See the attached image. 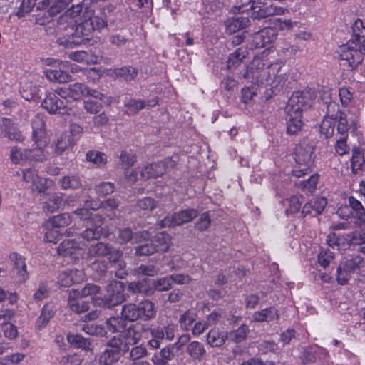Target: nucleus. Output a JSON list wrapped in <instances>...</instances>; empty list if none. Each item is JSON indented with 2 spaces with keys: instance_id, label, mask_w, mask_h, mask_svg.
<instances>
[{
  "instance_id": "obj_16",
  "label": "nucleus",
  "mask_w": 365,
  "mask_h": 365,
  "mask_svg": "<svg viewBox=\"0 0 365 365\" xmlns=\"http://www.w3.org/2000/svg\"><path fill=\"white\" fill-rule=\"evenodd\" d=\"M150 237L147 231H142L133 234L130 228L120 229L117 237L118 241L121 243H127L129 241H133L135 243H141V240H146Z\"/></svg>"
},
{
  "instance_id": "obj_4",
  "label": "nucleus",
  "mask_w": 365,
  "mask_h": 365,
  "mask_svg": "<svg viewBox=\"0 0 365 365\" xmlns=\"http://www.w3.org/2000/svg\"><path fill=\"white\" fill-rule=\"evenodd\" d=\"M314 146L306 140L302 141L295 148L294 159L297 166L293 170V175L299 178L307 174L314 163Z\"/></svg>"
},
{
  "instance_id": "obj_22",
  "label": "nucleus",
  "mask_w": 365,
  "mask_h": 365,
  "mask_svg": "<svg viewBox=\"0 0 365 365\" xmlns=\"http://www.w3.org/2000/svg\"><path fill=\"white\" fill-rule=\"evenodd\" d=\"M228 339L227 332L221 331L218 329H212L206 335V341L211 347H221Z\"/></svg>"
},
{
  "instance_id": "obj_62",
  "label": "nucleus",
  "mask_w": 365,
  "mask_h": 365,
  "mask_svg": "<svg viewBox=\"0 0 365 365\" xmlns=\"http://www.w3.org/2000/svg\"><path fill=\"white\" fill-rule=\"evenodd\" d=\"M159 269L153 264H141L135 269V274L138 275H145L153 277L158 274Z\"/></svg>"
},
{
  "instance_id": "obj_2",
  "label": "nucleus",
  "mask_w": 365,
  "mask_h": 365,
  "mask_svg": "<svg viewBox=\"0 0 365 365\" xmlns=\"http://www.w3.org/2000/svg\"><path fill=\"white\" fill-rule=\"evenodd\" d=\"M83 11V6L80 4L73 5L60 17V21H67L69 25L77 24L76 31L77 34L88 36L94 30H101L107 26L106 21L101 17L96 16L92 10H86L78 22L77 18Z\"/></svg>"
},
{
  "instance_id": "obj_25",
  "label": "nucleus",
  "mask_w": 365,
  "mask_h": 365,
  "mask_svg": "<svg viewBox=\"0 0 365 365\" xmlns=\"http://www.w3.org/2000/svg\"><path fill=\"white\" fill-rule=\"evenodd\" d=\"M82 298L80 296H77V294H74L73 290L69 292L68 306L71 311L79 314L88 309V302L83 300Z\"/></svg>"
},
{
  "instance_id": "obj_30",
  "label": "nucleus",
  "mask_w": 365,
  "mask_h": 365,
  "mask_svg": "<svg viewBox=\"0 0 365 365\" xmlns=\"http://www.w3.org/2000/svg\"><path fill=\"white\" fill-rule=\"evenodd\" d=\"M54 315V307L51 304H46L42 309L40 316L38 317L36 327L41 329L45 327Z\"/></svg>"
},
{
  "instance_id": "obj_50",
  "label": "nucleus",
  "mask_w": 365,
  "mask_h": 365,
  "mask_svg": "<svg viewBox=\"0 0 365 365\" xmlns=\"http://www.w3.org/2000/svg\"><path fill=\"white\" fill-rule=\"evenodd\" d=\"M114 73L116 76L123 78L125 81L133 80L138 75V70L132 66L117 68Z\"/></svg>"
},
{
  "instance_id": "obj_10",
  "label": "nucleus",
  "mask_w": 365,
  "mask_h": 365,
  "mask_svg": "<svg viewBox=\"0 0 365 365\" xmlns=\"http://www.w3.org/2000/svg\"><path fill=\"white\" fill-rule=\"evenodd\" d=\"M198 215V211L195 209H186L178 212L168 215L158 223L160 227H170L180 226L184 223L192 221Z\"/></svg>"
},
{
  "instance_id": "obj_37",
  "label": "nucleus",
  "mask_w": 365,
  "mask_h": 365,
  "mask_svg": "<svg viewBox=\"0 0 365 365\" xmlns=\"http://www.w3.org/2000/svg\"><path fill=\"white\" fill-rule=\"evenodd\" d=\"M63 204V195L61 193L53 194L48 201L44 203L43 210L48 213L57 211Z\"/></svg>"
},
{
  "instance_id": "obj_11",
  "label": "nucleus",
  "mask_w": 365,
  "mask_h": 365,
  "mask_svg": "<svg viewBox=\"0 0 365 365\" xmlns=\"http://www.w3.org/2000/svg\"><path fill=\"white\" fill-rule=\"evenodd\" d=\"M88 86L82 83L76 82L69 84L66 87H59L56 89V93L65 99L78 101L83 97H86Z\"/></svg>"
},
{
  "instance_id": "obj_5",
  "label": "nucleus",
  "mask_w": 365,
  "mask_h": 365,
  "mask_svg": "<svg viewBox=\"0 0 365 365\" xmlns=\"http://www.w3.org/2000/svg\"><path fill=\"white\" fill-rule=\"evenodd\" d=\"M175 165L174 160L171 158H165L158 162L144 165L143 168H137L136 170H133L130 175L126 173L129 180L135 182L138 179V173H140V178L143 180L150 178H157L162 176L167 170L173 168Z\"/></svg>"
},
{
  "instance_id": "obj_46",
  "label": "nucleus",
  "mask_w": 365,
  "mask_h": 365,
  "mask_svg": "<svg viewBox=\"0 0 365 365\" xmlns=\"http://www.w3.org/2000/svg\"><path fill=\"white\" fill-rule=\"evenodd\" d=\"M82 185V180L78 175H66L61 180V186L63 189H78Z\"/></svg>"
},
{
  "instance_id": "obj_12",
  "label": "nucleus",
  "mask_w": 365,
  "mask_h": 365,
  "mask_svg": "<svg viewBox=\"0 0 365 365\" xmlns=\"http://www.w3.org/2000/svg\"><path fill=\"white\" fill-rule=\"evenodd\" d=\"M277 35L275 29L272 27L264 28L252 35L250 46L252 49L265 47L276 40Z\"/></svg>"
},
{
  "instance_id": "obj_59",
  "label": "nucleus",
  "mask_w": 365,
  "mask_h": 365,
  "mask_svg": "<svg viewBox=\"0 0 365 365\" xmlns=\"http://www.w3.org/2000/svg\"><path fill=\"white\" fill-rule=\"evenodd\" d=\"M351 208L356 212V215L360 220L365 219V208L361 202L355 197L351 196L348 199Z\"/></svg>"
},
{
  "instance_id": "obj_63",
  "label": "nucleus",
  "mask_w": 365,
  "mask_h": 365,
  "mask_svg": "<svg viewBox=\"0 0 365 365\" xmlns=\"http://www.w3.org/2000/svg\"><path fill=\"white\" fill-rule=\"evenodd\" d=\"M351 272L350 270H346V266L341 262L336 271L338 283L341 285L346 284L351 278Z\"/></svg>"
},
{
  "instance_id": "obj_48",
  "label": "nucleus",
  "mask_w": 365,
  "mask_h": 365,
  "mask_svg": "<svg viewBox=\"0 0 365 365\" xmlns=\"http://www.w3.org/2000/svg\"><path fill=\"white\" fill-rule=\"evenodd\" d=\"M248 332V327L245 324H242L237 329L227 333L228 339L233 342L240 343L246 339Z\"/></svg>"
},
{
  "instance_id": "obj_14",
  "label": "nucleus",
  "mask_w": 365,
  "mask_h": 365,
  "mask_svg": "<svg viewBox=\"0 0 365 365\" xmlns=\"http://www.w3.org/2000/svg\"><path fill=\"white\" fill-rule=\"evenodd\" d=\"M57 252L63 257L77 259L83 255V250L73 240H65L58 247Z\"/></svg>"
},
{
  "instance_id": "obj_33",
  "label": "nucleus",
  "mask_w": 365,
  "mask_h": 365,
  "mask_svg": "<svg viewBox=\"0 0 365 365\" xmlns=\"http://www.w3.org/2000/svg\"><path fill=\"white\" fill-rule=\"evenodd\" d=\"M124 106L125 108V113L129 115H133L145 108V101L140 99L126 98L124 101Z\"/></svg>"
},
{
  "instance_id": "obj_39",
  "label": "nucleus",
  "mask_w": 365,
  "mask_h": 365,
  "mask_svg": "<svg viewBox=\"0 0 365 365\" xmlns=\"http://www.w3.org/2000/svg\"><path fill=\"white\" fill-rule=\"evenodd\" d=\"M341 263L346 266V270L354 272L364 267L365 259L361 255H357L345 259Z\"/></svg>"
},
{
  "instance_id": "obj_55",
  "label": "nucleus",
  "mask_w": 365,
  "mask_h": 365,
  "mask_svg": "<svg viewBox=\"0 0 365 365\" xmlns=\"http://www.w3.org/2000/svg\"><path fill=\"white\" fill-rule=\"evenodd\" d=\"M152 335V339L148 341L149 345L153 349H158L160 347L161 341L164 338V332L162 330V327H158L153 328L150 331Z\"/></svg>"
},
{
  "instance_id": "obj_19",
  "label": "nucleus",
  "mask_w": 365,
  "mask_h": 365,
  "mask_svg": "<svg viewBox=\"0 0 365 365\" xmlns=\"http://www.w3.org/2000/svg\"><path fill=\"white\" fill-rule=\"evenodd\" d=\"M9 258L12 262L14 272L17 274L19 281L24 282L28 277L24 258L15 252L11 254Z\"/></svg>"
},
{
  "instance_id": "obj_56",
  "label": "nucleus",
  "mask_w": 365,
  "mask_h": 365,
  "mask_svg": "<svg viewBox=\"0 0 365 365\" xmlns=\"http://www.w3.org/2000/svg\"><path fill=\"white\" fill-rule=\"evenodd\" d=\"M154 292H165L172 288V283L169 277H163L153 280Z\"/></svg>"
},
{
  "instance_id": "obj_34",
  "label": "nucleus",
  "mask_w": 365,
  "mask_h": 365,
  "mask_svg": "<svg viewBox=\"0 0 365 365\" xmlns=\"http://www.w3.org/2000/svg\"><path fill=\"white\" fill-rule=\"evenodd\" d=\"M76 141V139L72 138L68 133H63L58 137L55 144V153L57 155H61L66 149L73 146Z\"/></svg>"
},
{
  "instance_id": "obj_42",
  "label": "nucleus",
  "mask_w": 365,
  "mask_h": 365,
  "mask_svg": "<svg viewBox=\"0 0 365 365\" xmlns=\"http://www.w3.org/2000/svg\"><path fill=\"white\" fill-rule=\"evenodd\" d=\"M46 140H41L36 143V147L33 149H27L29 152V159L27 161H43L46 159L47 156L45 154L42 147L46 145Z\"/></svg>"
},
{
  "instance_id": "obj_24",
  "label": "nucleus",
  "mask_w": 365,
  "mask_h": 365,
  "mask_svg": "<svg viewBox=\"0 0 365 365\" xmlns=\"http://www.w3.org/2000/svg\"><path fill=\"white\" fill-rule=\"evenodd\" d=\"M33 140L35 143L44 140L46 135V125L43 116L42 115H36L32 120Z\"/></svg>"
},
{
  "instance_id": "obj_21",
  "label": "nucleus",
  "mask_w": 365,
  "mask_h": 365,
  "mask_svg": "<svg viewBox=\"0 0 365 365\" xmlns=\"http://www.w3.org/2000/svg\"><path fill=\"white\" fill-rule=\"evenodd\" d=\"M287 130L290 135L297 134L302 127V113L286 110Z\"/></svg>"
},
{
  "instance_id": "obj_23",
  "label": "nucleus",
  "mask_w": 365,
  "mask_h": 365,
  "mask_svg": "<svg viewBox=\"0 0 365 365\" xmlns=\"http://www.w3.org/2000/svg\"><path fill=\"white\" fill-rule=\"evenodd\" d=\"M225 24L227 32L231 34L247 27L250 20L247 16L241 15L228 19Z\"/></svg>"
},
{
  "instance_id": "obj_7",
  "label": "nucleus",
  "mask_w": 365,
  "mask_h": 365,
  "mask_svg": "<svg viewBox=\"0 0 365 365\" xmlns=\"http://www.w3.org/2000/svg\"><path fill=\"white\" fill-rule=\"evenodd\" d=\"M125 286L120 281H112L107 285L103 296L93 297L95 304L110 309L121 304L125 300Z\"/></svg>"
},
{
  "instance_id": "obj_44",
  "label": "nucleus",
  "mask_w": 365,
  "mask_h": 365,
  "mask_svg": "<svg viewBox=\"0 0 365 365\" xmlns=\"http://www.w3.org/2000/svg\"><path fill=\"white\" fill-rule=\"evenodd\" d=\"M197 314L194 310H187L179 319L180 328L185 331L190 329L192 324L197 320Z\"/></svg>"
},
{
  "instance_id": "obj_8",
  "label": "nucleus",
  "mask_w": 365,
  "mask_h": 365,
  "mask_svg": "<svg viewBox=\"0 0 365 365\" xmlns=\"http://www.w3.org/2000/svg\"><path fill=\"white\" fill-rule=\"evenodd\" d=\"M314 98V93L310 89L296 91L290 97L285 110L302 113L312 106Z\"/></svg>"
},
{
  "instance_id": "obj_26",
  "label": "nucleus",
  "mask_w": 365,
  "mask_h": 365,
  "mask_svg": "<svg viewBox=\"0 0 365 365\" xmlns=\"http://www.w3.org/2000/svg\"><path fill=\"white\" fill-rule=\"evenodd\" d=\"M186 351L192 359L198 361H202L207 356L204 345L197 341L189 343L187 345Z\"/></svg>"
},
{
  "instance_id": "obj_64",
  "label": "nucleus",
  "mask_w": 365,
  "mask_h": 365,
  "mask_svg": "<svg viewBox=\"0 0 365 365\" xmlns=\"http://www.w3.org/2000/svg\"><path fill=\"white\" fill-rule=\"evenodd\" d=\"M96 192L102 196H106L114 192L115 185L110 182H103L96 186Z\"/></svg>"
},
{
  "instance_id": "obj_49",
  "label": "nucleus",
  "mask_w": 365,
  "mask_h": 365,
  "mask_svg": "<svg viewBox=\"0 0 365 365\" xmlns=\"http://www.w3.org/2000/svg\"><path fill=\"white\" fill-rule=\"evenodd\" d=\"M336 125V120L332 118H325L320 125V132L326 138L333 135Z\"/></svg>"
},
{
  "instance_id": "obj_20",
  "label": "nucleus",
  "mask_w": 365,
  "mask_h": 365,
  "mask_svg": "<svg viewBox=\"0 0 365 365\" xmlns=\"http://www.w3.org/2000/svg\"><path fill=\"white\" fill-rule=\"evenodd\" d=\"M0 128L4 136L10 140L21 141L23 139L21 132H19L14 123L6 118H2L0 122Z\"/></svg>"
},
{
  "instance_id": "obj_57",
  "label": "nucleus",
  "mask_w": 365,
  "mask_h": 365,
  "mask_svg": "<svg viewBox=\"0 0 365 365\" xmlns=\"http://www.w3.org/2000/svg\"><path fill=\"white\" fill-rule=\"evenodd\" d=\"M29 152V151H27V149L24 150V152H21L16 147H14L11 150L10 158L15 164L26 162L29 159V156L28 155Z\"/></svg>"
},
{
  "instance_id": "obj_9",
  "label": "nucleus",
  "mask_w": 365,
  "mask_h": 365,
  "mask_svg": "<svg viewBox=\"0 0 365 365\" xmlns=\"http://www.w3.org/2000/svg\"><path fill=\"white\" fill-rule=\"evenodd\" d=\"M245 6L247 8L243 9L242 12L251 10L253 19H262L274 15L284 14L285 11V9L282 7H278L273 4H262V2H257L255 0H250Z\"/></svg>"
},
{
  "instance_id": "obj_36",
  "label": "nucleus",
  "mask_w": 365,
  "mask_h": 365,
  "mask_svg": "<svg viewBox=\"0 0 365 365\" xmlns=\"http://www.w3.org/2000/svg\"><path fill=\"white\" fill-rule=\"evenodd\" d=\"M120 356V352L116 348H107L101 355L99 363L101 365H111L117 361Z\"/></svg>"
},
{
  "instance_id": "obj_38",
  "label": "nucleus",
  "mask_w": 365,
  "mask_h": 365,
  "mask_svg": "<svg viewBox=\"0 0 365 365\" xmlns=\"http://www.w3.org/2000/svg\"><path fill=\"white\" fill-rule=\"evenodd\" d=\"M71 222V218L69 214L63 213L51 218L46 223L47 228H61L68 226Z\"/></svg>"
},
{
  "instance_id": "obj_6",
  "label": "nucleus",
  "mask_w": 365,
  "mask_h": 365,
  "mask_svg": "<svg viewBox=\"0 0 365 365\" xmlns=\"http://www.w3.org/2000/svg\"><path fill=\"white\" fill-rule=\"evenodd\" d=\"M156 310L154 304L150 300H144L138 304L129 303L123 306L122 317L129 321L134 322L139 319L149 320L155 315Z\"/></svg>"
},
{
  "instance_id": "obj_60",
  "label": "nucleus",
  "mask_w": 365,
  "mask_h": 365,
  "mask_svg": "<svg viewBox=\"0 0 365 365\" xmlns=\"http://www.w3.org/2000/svg\"><path fill=\"white\" fill-rule=\"evenodd\" d=\"M68 57L70 59L79 63H89L90 62H94L91 58V54L84 51L71 52Z\"/></svg>"
},
{
  "instance_id": "obj_18",
  "label": "nucleus",
  "mask_w": 365,
  "mask_h": 365,
  "mask_svg": "<svg viewBox=\"0 0 365 365\" xmlns=\"http://www.w3.org/2000/svg\"><path fill=\"white\" fill-rule=\"evenodd\" d=\"M279 319V311L274 307H270L260 311L255 312L252 315V321L255 322H270L277 321Z\"/></svg>"
},
{
  "instance_id": "obj_45",
  "label": "nucleus",
  "mask_w": 365,
  "mask_h": 365,
  "mask_svg": "<svg viewBox=\"0 0 365 365\" xmlns=\"http://www.w3.org/2000/svg\"><path fill=\"white\" fill-rule=\"evenodd\" d=\"M68 341L76 348L82 349L83 350L91 349V343L88 339L83 337L79 334H69L67 336Z\"/></svg>"
},
{
  "instance_id": "obj_28",
  "label": "nucleus",
  "mask_w": 365,
  "mask_h": 365,
  "mask_svg": "<svg viewBox=\"0 0 365 365\" xmlns=\"http://www.w3.org/2000/svg\"><path fill=\"white\" fill-rule=\"evenodd\" d=\"M128 288L133 292L143 294L146 296H150L155 292L154 289H153V281L149 282L147 279H143L137 282H131L130 283Z\"/></svg>"
},
{
  "instance_id": "obj_35",
  "label": "nucleus",
  "mask_w": 365,
  "mask_h": 365,
  "mask_svg": "<svg viewBox=\"0 0 365 365\" xmlns=\"http://www.w3.org/2000/svg\"><path fill=\"white\" fill-rule=\"evenodd\" d=\"M326 352L325 349L318 346H309L304 349L300 355V359L304 364L312 363L316 361L317 354H326Z\"/></svg>"
},
{
  "instance_id": "obj_51",
  "label": "nucleus",
  "mask_w": 365,
  "mask_h": 365,
  "mask_svg": "<svg viewBox=\"0 0 365 365\" xmlns=\"http://www.w3.org/2000/svg\"><path fill=\"white\" fill-rule=\"evenodd\" d=\"M86 160L98 167L104 165L107 162V158L104 153L95 150H90L87 153Z\"/></svg>"
},
{
  "instance_id": "obj_41",
  "label": "nucleus",
  "mask_w": 365,
  "mask_h": 365,
  "mask_svg": "<svg viewBox=\"0 0 365 365\" xmlns=\"http://www.w3.org/2000/svg\"><path fill=\"white\" fill-rule=\"evenodd\" d=\"M123 317L121 318L111 317L106 321L107 329L111 332H119L123 335L127 328V323Z\"/></svg>"
},
{
  "instance_id": "obj_29",
  "label": "nucleus",
  "mask_w": 365,
  "mask_h": 365,
  "mask_svg": "<svg viewBox=\"0 0 365 365\" xmlns=\"http://www.w3.org/2000/svg\"><path fill=\"white\" fill-rule=\"evenodd\" d=\"M249 51L245 47H240L230 54L227 60V68L229 69L237 68L248 56Z\"/></svg>"
},
{
  "instance_id": "obj_53",
  "label": "nucleus",
  "mask_w": 365,
  "mask_h": 365,
  "mask_svg": "<svg viewBox=\"0 0 365 365\" xmlns=\"http://www.w3.org/2000/svg\"><path fill=\"white\" fill-rule=\"evenodd\" d=\"M351 168L354 173H357L360 170L365 162L364 155L359 150H353L351 157Z\"/></svg>"
},
{
  "instance_id": "obj_52",
  "label": "nucleus",
  "mask_w": 365,
  "mask_h": 365,
  "mask_svg": "<svg viewBox=\"0 0 365 365\" xmlns=\"http://www.w3.org/2000/svg\"><path fill=\"white\" fill-rule=\"evenodd\" d=\"M119 202L114 198H109L103 202L98 203L97 202H91L90 207L91 210H98L99 207H103L106 210H113L118 208Z\"/></svg>"
},
{
  "instance_id": "obj_61",
  "label": "nucleus",
  "mask_w": 365,
  "mask_h": 365,
  "mask_svg": "<svg viewBox=\"0 0 365 365\" xmlns=\"http://www.w3.org/2000/svg\"><path fill=\"white\" fill-rule=\"evenodd\" d=\"M156 207L155 201L151 197H144L139 200L136 204V207L139 212H150Z\"/></svg>"
},
{
  "instance_id": "obj_13",
  "label": "nucleus",
  "mask_w": 365,
  "mask_h": 365,
  "mask_svg": "<svg viewBox=\"0 0 365 365\" xmlns=\"http://www.w3.org/2000/svg\"><path fill=\"white\" fill-rule=\"evenodd\" d=\"M69 68V61H60L58 68H50L46 71V76L51 81L64 83L71 81L72 76L66 70Z\"/></svg>"
},
{
  "instance_id": "obj_31",
  "label": "nucleus",
  "mask_w": 365,
  "mask_h": 365,
  "mask_svg": "<svg viewBox=\"0 0 365 365\" xmlns=\"http://www.w3.org/2000/svg\"><path fill=\"white\" fill-rule=\"evenodd\" d=\"M110 252V247L109 245L103 242H98L89 247L87 252V258L92 259L93 258L107 256Z\"/></svg>"
},
{
  "instance_id": "obj_47",
  "label": "nucleus",
  "mask_w": 365,
  "mask_h": 365,
  "mask_svg": "<svg viewBox=\"0 0 365 365\" xmlns=\"http://www.w3.org/2000/svg\"><path fill=\"white\" fill-rule=\"evenodd\" d=\"M74 294L80 296L81 297H86L91 296L93 300V297H98L97 294H99L100 287L94 284L88 283L81 289H72Z\"/></svg>"
},
{
  "instance_id": "obj_40",
  "label": "nucleus",
  "mask_w": 365,
  "mask_h": 365,
  "mask_svg": "<svg viewBox=\"0 0 365 365\" xmlns=\"http://www.w3.org/2000/svg\"><path fill=\"white\" fill-rule=\"evenodd\" d=\"M123 336L125 339L126 344H137L142 336L140 327L138 325H130L129 327L126 328Z\"/></svg>"
},
{
  "instance_id": "obj_3",
  "label": "nucleus",
  "mask_w": 365,
  "mask_h": 365,
  "mask_svg": "<svg viewBox=\"0 0 365 365\" xmlns=\"http://www.w3.org/2000/svg\"><path fill=\"white\" fill-rule=\"evenodd\" d=\"M280 66L277 63L267 64L259 58H255L247 66L242 77L252 84L270 85L272 76L277 73Z\"/></svg>"
},
{
  "instance_id": "obj_54",
  "label": "nucleus",
  "mask_w": 365,
  "mask_h": 365,
  "mask_svg": "<svg viewBox=\"0 0 365 365\" xmlns=\"http://www.w3.org/2000/svg\"><path fill=\"white\" fill-rule=\"evenodd\" d=\"M149 237L146 240L140 239L141 241H145V243L140 245L135 248V253L140 256L150 255L156 252L151 240H148Z\"/></svg>"
},
{
  "instance_id": "obj_58",
  "label": "nucleus",
  "mask_w": 365,
  "mask_h": 365,
  "mask_svg": "<svg viewBox=\"0 0 365 365\" xmlns=\"http://www.w3.org/2000/svg\"><path fill=\"white\" fill-rule=\"evenodd\" d=\"M346 242L349 245H365V232L354 231L346 235Z\"/></svg>"
},
{
  "instance_id": "obj_32",
  "label": "nucleus",
  "mask_w": 365,
  "mask_h": 365,
  "mask_svg": "<svg viewBox=\"0 0 365 365\" xmlns=\"http://www.w3.org/2000/svg\"><path fill=\"white\" fill-rule=\"evenodd\" d=\"M71 0H43L42 8L48 7V13L51 16H55L60 13L67 6Z\"/></svg>"
},
{
  "instance_id": "obj_27",
  "label": "nucleus",
  "mask_w": 365,
  "mask_h": 365,
  "mask_svg": "<svg viewBox=\"0 0 365 365\" xmlns=\"http://www.w3.org/2000/svg\"><path fill=\"white\" fill-rule=\"evenodd\" d=\"M154 248L157 252H165L168 250L171 245L170 236L164 232L158 233L152 240H150Z\"/></svg>"
},
{
  "instance_id": "obj_43",
  "label": "nucleus",
  "mask_w": 365,
  "mask_h": 365,
  "mask_svg": "<svg viewBox=\"0 0 365 365\" xmlns=\"http://www.w3.org/2000/svg\"><path fill=\"white\" fill-rule=\"evenodd\" d=\"M319 180V175L314 174L307 180L295 182V185L304 192L312 193L317 187Z\"/></svg>"
},
{
  "instance_id": "obj_1",
  "label": "nucleus",
  "mask_w": 365,
  "mask_h": 365,
  "mask_svg": "<svg viewBox=\"0 0 365 365\" xmlns=\"http://www.w3.org/2000/svg\"><path fill=\"white\" fill-rule=\"evenodd\" d=\"M354 38L338 51L341 64L344 66L355 67L363 60L365 55V29L361 20H356L353 25Z\"/></svg>"
},
{
  "instance_id": "obj_15",
  "label": "nucleus",
  "mask_w": 365,
  "mask_h": 365,
  "mask_svg": "<svg viewBox=\"0 0 365 365\" xmlns=\"http://www.w3.org/2000/svg\"><path fill=\"white\" fill-rule=\"evenodd\" d=\"M57 96L58 95L55 90L54 93H48L41 103L42 107L51 114L61 113V110L65 108L63 101L59 99Z\"/></svg>"
},
{
  "instance_id": "obj_17",
  "label": "nucleus",
  "mask_w": 365,
  "mask_h": 365,
  "mask_svg": "<svg viewBox=\"0 0 365 365\" xmlns=\"http://www.w3.org/2000/svg\"><path fill=\"white\" fill-rule=\"evenodd\" d=\"M23 180L30 184L32 189L36 190L39 192L43 191L46 180L39 177L35 170L31 168L24 170L23 171Z\"/></svg>"
}]
</instances>
